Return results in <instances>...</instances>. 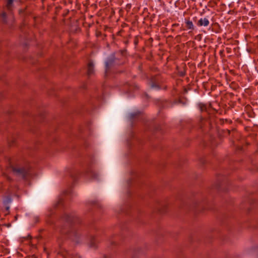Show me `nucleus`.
I'll list each match as a JSON object with an SVG mask.
<instances>
[{"label": "nucleus", "instance_id": "1", "mask_svg": "<svg viewBox=\"0 0 258 258\" xmlns=\"http://www.w3.org/2000/svg\"><path fill=\"white\" fill-rule=\"evenodd\" d=\"M61 219L67 224V228L63 226L61 228L60 232L62 234L67 235L68 238L76 244L87 242L90 248L95 249L97 248L99 241L96 236L71 227L73 225L81 222L80 218L75 213L64 214Z\"/></svg>", "mask_w": 258, "mask_h": 258}, {"label": "nucleus", "instance_id": "2", "mask_svg": "<svg viewBox=\"0 0 258 258\" xmlns=\"http://www.w3.org/2000/svg\"><path fill=\"white\" fill-rule=\"evenodd\" d=\"M126 53V50H120L117 52L112 53L107 57L105 62V75H107L111 68L122 65L124 63Z\"/></svg>", "mask_w": 258, "mask_h": 258}, {"label": "nucleus", "instance_id": "3", "mask_svg": "<svg viewBox=\"0 0 258 258\" xmlns=\"http://www.w3.org/2000/svg\"><path fill=\"white\" fill-rule=\"evenodd\" d=\"M228 185V180L223 175H219L217 177V182L212 186V188L218 191H226L227 190L226 187Z\"/></svg>", "mask_w": 258, "mask_h": 258}, {"label": "nucleus", "instance_id": "4", "mask_svg": "<svg viewBox=\"0 0 258 258\" xmlns=\"http://www.w3.org/2000/svg\"><path fill=\"white\" fill-rule=\"evenodd\" d=\"M12 169L14 173L16 175L22 177L25 180L29 179L30 174L29 169L25 167L12 166Z\"/></svg>", "mask_w": 258, "mask_h": 258}, {"label": "nucleus", "instance_id": "5", "mask_svg": "<svg viewBox=\"0 0 258 258\" xmlns=\"http://www.w3.org/2000/svg\"><path fill=\"white\" fill-rule=\"evenodd\" d=\"M160 75L158 74L152 76L149 80L148 85L151 89L159 90L161 89L160 86L158 84L160 80Z\"/></svg>", "mask_w": 258, "mask_h": 258}, {"label": "nucleus", "instance_id": "6", "mask_svg": "<svg viewBox=\"0 0 258 258\" xmlns=\"http://www.w3.org/2000/svg\"><path fill=\"white\" fill-rule=\"evenodd\" d=\"M207 202L206 200L202 201H196L193 204L192 209L197 212H201L205 209H208L207 206Z\"/></svg>", "mask_w": 258, "mask_h": 258}, {"label": "nucleus", "instance_id": "7", "mask_svg": "<svg viewBox=\"0 0 258 258\" xmlns=\"http://www.w3.org/2000/svg\"><path fill=\"white\" fill-rule=\"evenodd\" d=\"M210 24L209 19L206 17H202L197 22V25L199 27H207Z\"/></svg>", "mask_w": 258, "mask_h": 258}, {"label": "nucleus", "instance_id": "8", "mask_svg": "<svg viewBox=\"0 0 258 258\" xmlns=\"http://www.w3.org/2000/svg\"><path fill=\"white\" fill-rule=\"evenodd\" d=\"M94 74V65L92 61H90L87 65V75L91 76Z\"/></svg>", "mask_w": 258, "mask_h": 258}, {"label": "nucleus", "instance_id": "9", "mask_svg": "<svg viewBox=\"0 0 258 258\" xmlns=\"http://www.w3.org/2000/svg\"><path fill=\"white\" fill-rule=\"evenodd\" d=\"M119 238L118 236H113L112 238L109 239L108 244L110 246H115L117 244V240Z\"/></svg>", "mask_w": 258, "mask_h": 258}, {"label": "nucleus", "instance_id": "10", "mask_svg": "<svg viewBox=\"0 0 258 258\" xmlns=\"http://www.w3.org/2000/svg\"><path fill=\"white\" fill-rule=\"evenodd\" d=\"M185 27L187 29L194 30L195 29V27L193 25L192 22L190 21L189 19H185Z\"/></svg>", "mask_w": 258, "mask_h": 258}, {"label": "nucleus", "instance_id": "11", "mask_svg": "<svg viewBox=\"0 0 258 258\" xmlns=\"http://www.w3.org/2000/svg\"><path fill=\"white\" fill-rule=\"evenodd\" d=\"M14 2L18 3V0H8L7 1L6 7L9 11H12L13 8Z\"/></svg>", "mask_w": 258, "mask_h": 258}, {"label": "nucleus", "instance_id": "12", "mask_svg": "<svg viewBox=\"0 0 258 258\" xmlns=\"http://www.w3.org/2000/svg\"><path fill=\"white\" fill-rule=\"evenodd\" d=\"M88 175L90 176L92 179H97L98 175L95 171L90 170L87 171Z\"/></svg>", "mask_w": 258, "mask_h": 258}, {"label": "nucleus", "instance_id": "13", "mask_svg": "<svg viewBox=\"0 0 258 258\" xmlns=\"http://www.w3.org/2000/svg\"><path fill=\"white\" fill-rule=\"evenodd\" d=\"M30 13V12L28 9V6H26V8L25 9H21L19 10V14L21 16H27Z\"/></svg>", "mask_w": 258, "mask_h": 258}, {"label": "nucleus", "instance_id": "14", "mask_svg": "<svg viewBox=\"0 0 258 258\" xmlns=\"http://www.w3.org/2000/svg\"><path fill=\"white\" fill-rule=\"evenodd\" d=\"M0 21L4 24L7 23V17L6 12H3L0 15Z\"/></svg>", "mask_w": 258, "mask_h": 258}, {"label": "nucleus", "instance_id": "15", "mask_svg": "<svg viewBox=\"0 0 258 258\" xmlns=\"http://www.w3.org/2000/svg\"><path fill=\"white\" fill-rule=\"evenodd\" d=\"M206 123H209V121L208 120L202 117L201 118V120L199 122L200 127L201 129H203Z\"/></svg>", "mask_w": 258, "mask_h": 258}, {"label": "nucleus", "instance_id": "16", "mask_svg": "<svg viewBox=\"0 0 258 258\" xmlns=\"http://www.w3.org/2000/svg\"><path fill=\"white\" fill-rule=\"evenodd\" d=\"M142 251L140 248L134 251L132 258H137V257L142 254Z\"/></svg>", "mask_w": 258, "mask_h": 258}, {"label": "nucleus", "instance_id": "17", "mask_svg": "<svg viewBox=\"0 0 258 258\" xmlns=\"http://www.w3.org/2000/svg\"><path fill=\"white\" fill-rule=\"evenodd\" d=\"M12 198L10 196L6 197L4 200L3 203L4 206L9 205V204L12 202Z\"/></svg>", "mask_w": 258, "mask_h": 258}, {"label": "nucleus", "instance_id": "18", "mask_svg": "<svg viewBox=\"0 0 258 258\" xmlns=\"http://www.w3.org/2000/svg\"><path fill=\"white\" fill-rule=\"evenodd\" d=\"M141 112L140 111H136L133 113H132L130 114V119H133L137 117H138L140 114Z\"/></svg>", "mask_w": 258, "mask_h": 258}, {"label": "nucleus", "instance_id": "19", "mask_svg": "<svg viewBox=\"0 0 258 258\" xmlns=\"http://www.w3.org/2000/svg\"><path fill=\"white\" fill-rule=\"evenodd\" d=\"M231 131L228 129L226 130H222L220 133L222 134V135L224 137H226L229 136L230 134Z\"/></svg>", "mask_w": 258, "mask_h": 258}, {"label": "nucleus", "instance_id": "20", "mask_svg": "<svg viewBox=\"0 0 258 258\" xmlns=\"http://www.w3.org/2000/svg\"><path fill=\"white\" fill-rule=\"evenodd\" d=\"M167 208L166 206H163L162 207L159 208L158 211L161 214H164L166 212Z\"/></svg>", "mask_w": 258, "mask_h": 258}, {"label": "nucleus", "instance_id": "21", "mask_svg": "<svg viewBox=\"0 0 258 258\" xmlns=\"http://www.w3.org/2000/svg\"><path fill=\"white\" fill-rule=\"evenodd\" d=\"M199 106L201 111H203L206 109V106L205 104L200 103L199 104Z\"/></svg>", "mask_w": 258, "mask_h": 258}, {"label": "nucleus", "instance_id": "22", "mask_svg": "<svg viewBox=\"0 0 258 258\" xmlns=\"http://www.w3.org/2000/svg\"><path fill=\"white\" fill-rule=\"evenodd\" d=\"M63 200L62 199H60L57 202V203L56 204L55 206H56V207H58L60 205H63Z\"/></svg>", "mask_w": 258, "mask_h": 258}, {"label": "nucleus", "instance_id": "23", "mask_svg": "<svg viewBox=\"0 0 258 258\" xmlns=\"http://www.w3.org/2000/svg\"><path fill=\"white\" fill-rule=\"evenodd\" d=\"M134 44L136 46L138 45V43H139V37L138 36H136L135 38H134Z\"/></svg>", "mask_w": 258, "mask_h": 258}, {"label": "nucleus", "instance_id": "24", "mask_svg": "<svg viewBox=\"0 0 258 258\" xmlns=\"http://www.w3.org/2000/svg\"><path fill=\"white\" fill-rule=\"evenodd\" d=\"M178 74H179V76L181 77H184L186 75L185 71L184 70L183 71L179 72Z\"/></svg>", "mask_w": 258, "mask_h": 258}, {"label": "nucleus", "instance_id": "25", "mask_svg": "<svg viewBox=\"0 0 258 258\" xmlns=\"http://www.w3.org/2000/svg\"><path fill=\"white\" fill-rule=\"evenodd\" d=\"M200 162L202 165H204L205 164H206V160L205 159V158H203L200 160Z\"/></svg>", "mask_w": 258, "mask_h": 258}, {"label": "nucleus", "instance_id": "26", "mask_svg": "<svg viewBox=\"0 0 258 258\" xmlns=\"http://www.w3.org/2000/svg\"><path fill=\"white\" fill-rule=\"evenodd\" d=\"M28 44V41L27 39L25 42H23V45L24 46V49H26L27 48Z\"/></svg>", "mask_w": 258, "mask_h": 258}, {"label": "nucleus", "instance_id": "27", "mask_svg": "<svg viewBox=\"0 0 258 258\" xmlns=\"http://www.w3.org/2000/svg\"><path fill=\"white\" fill-rule=\"evenodd\" d=\"M14 142H15V140L14 139H12L11 141L10 140H8V143H9V145L10 146H13V144H14Z\"/></svg>", "mask_w": 258, "mask_h": 258}, {"label": "nucleus", "instance_id": "28", "mask_svg": "<svg viewBox=\"0 0 258 258\" xmlns=\"http://www.w3.org/2000/svg\"><path fill=\"white\" fill-rule=\"evenodd\" d=\"M20 2L21 3H25V2H28L29 4H31V0H21Z\"/></svg>", "mask_w": 258, "mask_h": 258}, {"label": "nucleus", "instance_id": "29", "mask_svg": "<svg viewBox=\"0 0 258 258\" xmlns=\"http://www.w3.org/2000/svg\"><path fill=\"white\" fill-rule=\"evenodd\" d=\"M41 121H42V119L44 118V113H42L41 114Z\"/></svg>", "mask_w": 258, "mask_h": 258}, {"label": "nucleus", "instance_id": "30", "mask_svg": "<svg viewBox=\"0 0 258 258\" xmlns=\"http://www.w3.org/2000/svg\"><path fill=\"white\" fill-rule=\"evenodd\" d=\"M70 194V190L69 191H65L64 192V194L66 195H69Z\"/></svg>", "mask_w": 258, "mask_h": 258}, {"label": "nucleus", "instance_id": "31", "mask_svg": "<svg viewBox=\"0 0 258 258\" xmlns=\"http://www.w3.org/2000/svg\"><path fill=\"white\" fill-rule=\"evenodd\" d=\"M35 223H37L39 221V218L38 217H35Z\"/></svg>", "mask_w": 258, "mask_h": 258}, {"label": "nucleus", "instance_id": "32", "mask_svg": "<svg viewBox=\"0 0 258 258\" xmlns=\"http://www.w3.org/2000/svg\"><path fill=\"white\" fill-rule=\"evenodd\" d=\"M5 206V208H6V209L7 211H9V209H10V207L9 205H7V206Z\"/></svg>", "mask_w": 258, "mask_h": 258}, {"label": "nucleus", "instance_id": "33", "mask_svg": "<svg viewBox=\"0 0 258 258\" xmlns=\"http://www.w3.org/2000/svg\"><path fill=\"white\" fill-rule=\"evenodd\" d=\"M36 21V18L33 17V23L34 21ZM34 25V24L33 23V26Z\"/></svg>", "mask_w": 258, "mask_h": 258}, {"label": "nucleus", "instance_id": "34", "mask_svg": "<svg viewBox=\"0 0 258 258\" xmlns=\"http://www.w3.org/2000/svg\"><path fill=\"white\" fill-rule=\"evenodd\" d=\"M92 204H93V205L96 204L97 206L98 205V204L96 203L95 202H93Z\"/></svg>", "mask_w": 258, "mask_h": 258}, {"label": "nucleus", "instance_id": "35", "mask_svg": "<svg viewBox=\"0 0 258 258\" xmlns=\"http://www.w3.org/2000/svg\"><path fill=\"white\" fill-rule=\"evenodd\" d=\"M184 92L185 93H187V90L186 88H185V89H184Z\"/></svg>", "mask_w": 258, "mask_h": 258}, {"label": "nucleus", "instance_id": "36", "mask_svg": "<svg viewBox=\"0 0 258 258\" xmlns=\"http://www.w3.org/2000/svg\"><path fill=\"white\" fill-rule=\"evenodd\" d=\"M7 179H8L9 180H10V181H11V178L10 177H9V176H7Z\"/></svg>", "mask_w": 258, "mask_h": 258}, {"label": "nucleus", "instance_id": "37", "mask_svg": "<svg viewBox=\"0 0 258 258\" xmlns=\"http://www.w3.org/2000/svg\"><path fill=\"white\" fill-rule=\"evenodd\" d=\"M28 237L29 238H31V235H30V234H29V235H28Z\"/></svg>", "mask_w": 258, "mask_h": 258}, {"label": "nucleus", "instance_id": "38", "mask_svg": "<svg viewBox=\"0 0 258 258\" xmlns=\"http://www.w3.org/2000/svg\"><path fill=\"white\" fill-rule=\"evenodd\" d=\"M40 238H41V236H37V237H36V238H37V239Z\"/></svg>", "mask_w": 258, "mask_h": 258}, {"label": "nucleus", "instance_id": "39", "mask_svg": "<svg viewBox=\"0 0 258 258\" xmlns=\"http://www.w3.org/2000/svg\"><path fill=\"white\" fill-rule=\"evenodd\" d=\"M33 258H36V257L35 256V255L34 254H33Z\"/></svg>", "mask_w": 258, "mask_h": 258}, {"label": "nucleus", "instance_id": "40", "mask_svg": "<svg viewBox=\"0 0 258 258\" xmlns=\"http://www.w3.org/2000/svg\"><path fill=\"white\" fill-rule=\"evenodd\" d=\"M33 249H34L35 247V244H33Z\"/></svg>", "mask_w": 258, "mask_h": 258}, {"label": "nucleus", "instance_id": "41", "mask_svg": "<svg viewBox=\"0 0 258 258\" xmlns=\"http://www.w3.org/2000/svg\"><path fill=\"white\" fill-rule=\"evenodd\" d=\"M104 258H107V255H104Z\"/></svg>", "mask_w": 258, "mask_h": 258}]
</instances>
